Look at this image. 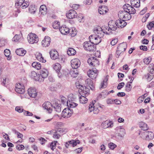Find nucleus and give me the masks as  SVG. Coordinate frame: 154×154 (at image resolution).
Returning <instances> with one entry per match:
<instances>
[{"instance_id": "obj_1", "label": "nucleus", "mask_w": 154, "mask_h": 154, "mask_svg": "<svg viewBox=\"0 0 154 154\" xmlns=\"http://www.w3.org/2000/svg\"><path fill=\"white\" fill-rule=\"evenodd\" d=\"M84 48L86 50L90 52H93L96 50V46L89 42H86L84 43Z\"/></svg>"}, {"instance_id": "obj_2", "label": "nucleus", "mask_w": 154, "mask_h": 154, "mask_svg": "<svg viewBox=\"0 0 154 154\" xmlns=\"http://www.w3.org/2000/svg\"><path fill=\"white\" fill-rule=\"evenodd\" d=\"M118 15L120 19H122L125 21L130 20L131 17L130 14H128L124 11H119Z\"/></svg>"}, {"instance_id": "obj_3", "label": "nucleus", "mask_w": 154, "mask_h": 154, "mask_svg": "<svg viewBox=\"0 0 154 154\" xmlns=\"http://www.w3.org/2000/svg\"><path fill=\"white\" fill-rule=\"evenodd\" d=\"M124 11L128 14H134L136 13V10L132 6L128 4H125L123 7Z\"/></svg>"}, {"instance_id": "obj_4", "label": "nucleus", "mask_w": 154, "mask_h": 154, "mask_svg": "<svg viewBox=\"0 0 154 154\" xmlns=\"http://www.w3.org/2000/svg\"><path fill=\"white\" fill-rule=\"evenodd\" d=\"M27 39L29 42L32 44L37 43L38 41V37L35 34L30 33L28 35Z\"/></svg>"}, {"instance_id": "obj_5", "label": "nucleus", "mask_w": 154, "mask_h": 154, "mask_svg": "<svg viewBox=\"0 0 154 154\" xmlns=\"http://www.w3.org/2000/svg\"><path fill=\"white\" fill-rule=\"evenodd\" d=\"M88 63L90 66L96 67L99 64V61L96 57H91L88 60Z\"/></svg>"}, {"instance_id": "obj_6", "label": "nucleus", "mask_w": 154, "mask_h": 154, "mask_svg": "<svg viewBox=\"0 0 154 154\" xmlns=\"http://www.w3.org/2000/svg\"><path fill=\"white\" fill-rule=\"evenodd\" d=\"M98 71L96 69L92 70H89L87 72L88 76L91 79H96L98 74Z\"/></svg>"}, {"instance_id": "obj_7", "label": "nucleus", "mask_w": 154, "mask_h": 154, "mask_svg": "<svg viewBox=\"0 0 154 154\" xmlns=\"http://www.w3.org/2000/svg\"><path fill=\"white\" fill-rule=\"evenodd\" d=\"M73 113V111L72 109L65 108L62 112V116L64 118H68L70 117Z\"/></svg>"}, {"instance_id": "obj_8", "label": "nucleus", "mask_w": 154, "mask_h": 154, "mask_svg": "<svg viewBox=\"0 0 154 154\" xmlns=\"http://www.w3.org/2000/svg\"><path fill=\"white\" fill-rule=\"evenodd\" d=\"M71 66L73 69H77L79 67L81 62L78 59L75 58L72 59L71 61Z\"/></svg>"}, {"instance_id": "obj_9", "label": "nucleus", "mask_w": 154, "mask_h": 154, "mask_svg": "<svg viewBox=\"0 0 154 154\" xmlns=\"http://www.w3.org/2000/svg\"><path fill=\"white\" fill-rule=\"evenodd\" d=\"M76 12L73 10H69L68 13L66 14V17L69 19H73L77 17Z\"/></svg>"}, {"instance_id": "obj_10", "label": "nucleus", "mask_w": 154, "mask_h": 154, "mask_svg": "<svg viewBox=\"0 0 154 154\" xmlns=\"http://www.w3.org/2000/svg\"><path fill=\"white\" fill-rule=\"evenodd\" d=\"M51 42V38L48 36H46L42 41V45L43 47H48L49 45Z\"/></svg>"}, {"instance_id": "obj_11", "label": "nucleus", "mask_w": 154, "mask_h": 154, "mask_svg": "<svg viewBox=\"0 0 154 154\" xmlns=\"http://www.w3.org/2000/svg\"><path fill=\"white\" fill-rule=\"evenodd\" d=\"M102 29L101 27L98 26L95 28L94 29V31L97 36L103 37L104 34Z\"/></svg>"}, {"instance_id": "obj_12", "label": "nucleus", "mask_w": 154, "mask_h": 154, "mask_svg": "<svg viewBox=\"0 0 154 154\" xmlns=\"http://www.w3.org/2000/svg\"><path fill=\"white\" fill-rule=\"evenodd\" d=\"M125 21L121 19L116 20L115 23L118 28H122L125 27L127 24V23Z\"/></svg>"}, {"instance_id": "obj_13", "label": "nucleus", "mask_w": 154, "mask_h": 154, "mask_svg": "<svg viewBox=\"0 0 154 154\" xmlns=\"http://www.w3.org/2000/svg\"><path fill=\"white\" fill-rule=\"evenodd\" d=\"M42 106L45 109H47L49 113L51 112L52 109V105L49 102L47 101L45 102L42 105Z\"/></svg>"}, {"instance_id": "obj_14", "label": "nucleus", "mask_w": 154, "mask_h": 154, "mask_svg": "<svg viewBox=\"0 0 154 154\" xmlns=\"http://www.w3.org/2000/svg\"><path fill=\"white\" fill-rule=\"evenodd\" d=\"M89 110L90 112L93 111V112L95 114H97L100 111L97 107H96L94 106L93 102L91 103L89 106Z\"/></svg>"}, {"instance_id": "obj_15", "label": "nucleus", "mask_w": 154, "mask_h": 154, "mask_svg": "<svg viewBox=\"0 0 154 154\" xmlns=\"http://www.w3.org/2000/svg\"><path fill=\"white\" fill-rule=\"evenodd\" d=\"M28 92L29 95L33 98L36 97L37 95V92L35 88H31L28 89Z\"/></svg>"}, {"instance_id": "obj_16", "label": "nucleus", "mask_w": 154, "mask_h": 154, "mask_svg": "<svg viewBox=\"0 0 154 154\" xmlns=\"http://www.w3.org/2000/svg\"><path fill=\"white\" fill-rule=\"evenodd\" d=\"M101 126L104 129L108 128H112L113 126V123L112 122L106 120L102 123Z\"/></svg>"}, {"instance_id": "obj_17", "label": "nucleus", "mask_w": 154, "mask_h": 154, "mask_svg": "<svg viewBox=\"0 0 154 154\" xmlns=\"http://www.w3.org/2000/svg\"><path fill=\"white\" fill-rule=\"evenodd\" d=\"M51 58L54 60L58 58L59 55L58 52L55 49L51 50L50 52Z\"/></svg>"}, {"instance_id": "obj_18", "label": "nucleus", "mask_w": 154, "mask_h": 154, "mask_svg": "<svg viewBox=\"0 0 154 154\" xmlns=\"http://www.w3.org/2000/svg\"><path fill=\"white\" fill-rule=\"evenodd\" d=\"M40 79L44 80L45 78H46L48 75V71L47 69L45 68H42L40 71Z\"/></svg>"}, {"instance_id": "obj_19", "label": "nucleus", "mask_w": 154, "mask_h": 154, "mask_svg": "<svg viewBox=\"0 0 154 154\" xmlns=\"http://www.w3.org/2000/svg\"><path fill=\"white\" fill-rule=\"evenodd\" d=\"M60 106V104L58 103L57 102H54L52 105V109L53 108L55 111L59 112L61 111Z\"/></svg>"}, {"instance_id": "obj_20", "label": "nucleus", "mask_w": 154, "mask_h": 154, "mask_svg": "<svg viewBox=\"0 0 154 154\" xmlns=\"http://www.w3.org/2000/svg\"><path fill=\"white\" fill-rule=\"evenodd\" d=\"M47 12V8L45 5H42L40 6L39 8V14L41 15H45Z\"/></svg>"}, {"instance_id": "obj_21", "label": "nucleus", "mask_w": 154, "mask_h": 154, "mask_svg": "<svg viewBox=\"0 0 154 154\" xmlns=\"http://www.w3.org/2000/svg\"><path fill=\"white\" fill-rule=\"evenodd\" d=\"M31 76L32 78L40 82L43 80L42 79H40V75H39L38 76L37 75V73L35 71H33L31 72Z\"/></svg>"}, {"instance_id": "obj_22", "label": "nucleus", "mask_w": 154, "mask_h": 154, "mask_svg": "<svg viewBox=\"0 0 154 154\" xmlns=\"http://www.w3.org/2000/svg\"><path fill=\"white\" fill-rule=\"evenodd\" d=\"M127 48V44L124 42L120 44L117 47V49L122 52L125 51Z\"/></svg>"}, {"instance_id": "obj_23", "label": "nucleus", "mask_w": 154, "mask_h": 154, "mask_svg": "<svg viewBox=\"0 0 154 154\" xmlns=\"http://www.w3.org/2000/svg\"><path fill=\"white\" fill-rule=\"evenodd\" d=\"M108 8L104 6L100 7L98 9V12L101 14H105L108 12Z\"/></svg>"}, {"instance_id": "obj_24", "label": "nucleus", "mask_w": 154, "mask_h": 154, "mask_svg": "<svg viewBox=\"0 0 154 154\" xmlns=\"http://www.w3.org/2000/svg\"><path fill=\"white\" fill-rule=\"evenodd\" d=\"M59 30L61 34L66 35L68 33L69 29L65 26H63L59 28Z\"/></svg>"}, {"instance_id": "obj_25", "label": "nucleus", "mask_w": 154, "mask_h": 154, "mask_svg": "<svg viewBox=\"0 0 154 154\" xmlns=\"http://www.w3.org/2000/svg\"><path fill=\"white\" fill-rule=\"evenodd\" d=\"M146 139L147 140H149L152 139L154 137V134L151 131H146Z\"/></svg>"}, {"instance_id": "obj_26", "label": "nucleus", "mask_w": 154, "mask_h": 154, "mask_svg": "<svg viewBox=\"0 0 154 154\" xmlns=\"http://www.w3.org/2000/svg\"><path fill=\"white\" fill-rule=\"evenodd\" d=\"M117 130L116 134L119 136L122 137L125 134V130L122 128L117 127L116 128Z\"/></svg>"}, {"instance_id": "obj_27", "label": "nucleus", "mask_w": 154, "mask_h": 154, "mask_svg": "<svg viewBox=\"0 0 154 154\" xmlns=\"http://www.w3.org/2000/svg\"><path fill=\"white\" fill-rule=\"evenodd\" d=\"M108 26L110 29V32L112 30L115 31L117 29V25L115 22H109L108 23Z\"/></svg>"}, {"instance_id": "obj_28", "label": "nucleus", "mask_w": 154, "mask_h": 154, "mask_svg": "<svg viewBox=\"0 0 154 154\" xmlns=\"http://www.w3.org/2000/svg\"><path fill=\"white\" fill-rule=\"evenodd\" d=\"M35 57L36 59L42 63H45L46 60L44 59L42 54L40 53H37L35 54Z\"/></svg>"}, {"instance_id": "obj_29", "label": "nucleus", "mask_w": 154, "mask_h": 154, "mask_svg": "<svg viewBox=\"0 0 154 154\" xmlns=\"http://www.w3.org/2000/svg\"><path fill=\"white\" fill-rule=\"evenodd\" d=\"M16 54L19 56H23L26 53V51L23 50V48H20L17 49L16 51Z\"/></svg>"}, {"instance_id": "obj_30", "label": "nucleus", "mask_w": 154, "mask_h": 154, "mask_svg": "<svg viewBox=\"0 0 154 154\" xmlns=\"http://www.w3.org/2000/svg\"><path fill=\"white\" fill-rule=\"evenodd\" d=\"M109 94V93H108L107 91L104 90L99 94L98 97V98L103 99L106 97Z\"/></svg>"}, {"instance_id": "obj_31", "label": "nucleus", "mask_w": 154, "mask_h": 154, "mask_svg": "<svg viewBox=\"0 0 154 154\" xmlns=\"http://www.w3.org/2000/svg\"><path fill=\"white\" fill-rule=\"evenodd\" d=\"M69 74L71 76L75 78L77 76L79 73L78 70L76 69H73L71 70L69 72Z\"/></svg>"}, {"instance_id": "obj_32", "label": "nucleus", "mask_w": 154, "mask_h": 154, "mask_svg": "<svg viewBox=\"0 0 154 154\" xmlns=\"http://www.w3.org/2000/svg\"><path fill=\"white\" fill-rule=\"evenodd\" d=\"M131 5H133V6L136 8H138L140 6V0H131Z\"/></svg>"}, {"instance_id": "obj_33", "label": "nucleus", "mask_w": 154, "mask_h": 154, "mask_svg": "<svg viewBox=\"0 0 154 154\" xmlns=\"http://www.w3.org/2000/svg\"><path fill=\"white\" fill-rule=\"evenodd\" d=\"M76 51L72 48H69L67 51V54L69 56L74 55L76 54Z\"/></svg>"}, {"instance_id": "obj_34", "label": "nucleus", "mask_w": 154, "mask_h": 154, "mask_svg": "<svg viewBox=\"0 0 154 154\" xmlns=\"http://www.w3.org/2000/svg\"><path fill=\"white\" fill-rule=\"evenodd\" d=\"M139 126L140 128L143 131L147 130L148 128L147 124L143 122H140Z\"/></svg>"}, {"instance_id": "obj_35", "label": "nucleus", "mask_w": 154, "mask_h": 154, "mask_svg": "<svg viewBox=\"0 0 154 154\" xmlns=\"http://www.w3.org/2000/svg\"><path fill=\"white\" fill-rule=\"evenodd\" d=\"M101 28L103 29L102 30L103 32V34L106 33V34H109L110 33V31L109 26L108 27L107 26H102Z\"/></svg>"}, {"instance_id": "obj_36", "label": "nucleus", "mask_w": 154, "mask_h": 154, "mask_svg": "<svg viewBox=\"0 0 154 154\" xmlns=\"http://www.w3.org/2000/svg\"><path fill=\"white\" fill-rule=\"evenodd\" d=\"M32 66L37 70L40 69L41 67V64L37 62L33 63L32 64Z\"/></svg>"}, {"instance_id": "obj_37", "label": "nucleus", "mask_w": 154, "mask_h": 154, "mask_svg": "<svg viewBox=\"0 0 154 154\" xmlns=\"http://www.w3.org/2000/svg\"><path fill=\"white\" fill-rule=\"evenodd\" d=\"M69 142L70 145H72V146L74 147L76 146L77 144H79L80 143V141L79 140H72L70 141H69Z\"/></svg>"}, {"instance_id": "obj_38", "label": "nucleus", "mask_w": 154, "mask_h": 154, "mask_svg": "<svg viewBox=\"0 0 154 154\" xmlns=\"http://www.w3.org/2000/svg\"><path fill=\"white\" fill-rule=\"evenodd\" d=\"M101 38L102 37H100L99 36L96 37L95 38H94V40L93 44L96 46V45H98L100 43L101 41Z\"/></svg>"}, {"instance_id": "obj_39", "label": "nucleus", "mask_w": 154, "mask_h": 154, "mask_svg": "<svg viewBox=\"0 0 154 154\" xmlns=\"http://www.w3.org/2000/svg\"><path fill=\"white\" fill-rule=\"evenodd\" d=\"M80 89L81 91L80 92L81 93V94L82 95L87 94V92L86 91V88H84L83 86L79 85V87H78ZM86 96V95H85Z\"/></svg>"}, {"instance_id": "obj_40", "label": "nucleus", "mask_w": 154, "mask_h": 154, "mask_svg": "<svg viewBox=\"0 0 154 154\" xmlns=\"http://www.w3.org/2000/svg\"><path fill=\"white\" fill-rule=\"evenodd\" d=\"M79 101L80 103H85L87 102L88 99L85 96L82 95L79 98Z\"/></svg>"}, {"instance_id": "obj_41", "label": "nucleus", "mask_w": 154, "mask_h": 154, "mask_svg": "<svg viewBox=\"0 0 154 154\" xmlns=\"http://www.w3.org/2000/svg\"><path fill=\"white\" fill-rule=\"evenodd\" d=\"M36 9L34 5H31L29 8V12L32 14H34L35 12Z\"/></svg>"}, {"instance_id": "obj_42", "label": "nucleus", "mask_w": 154, "mask_h": 154, "mask_svg": "<svg viewBox=\"0 0 154 154\" xmlns=\"http://www.w3.org/2000/svg\"><path fill=\"white\" fill-rule=\"evenodd\" d=\"M86 83L89 85L90 88L91 90H93L94 88V86L93 85V83L92 82V80L90 79H87L86 81Z\"/></svg>"}, {"instance_id": "obj_43", "label": "nucleus", "mask_w": 154, "mask_h": 154, "mask_svg": "<svg viewBox=\"0 0 154 154\" xmlns=\"http://www.w3.org/2000/svg\"><path fill=\"white\" fill-rule=\"evenodd\" d=\"M61 68V65L59 63H56L54 65V66H53L54 69L57 72H60Z\"/></svg>"}, {"instance_id": "obj_44", "label": "nucleus", "mask_w": 154, "mask_h": 154, "mask_svg": "<svg viewBox=\"0 0 154 154\" xmlns=\"http://www.w3.org/2000/svg\"><path fill=\"white\" fill-rule=\"evenodd\" d=\"M78 104L77 103L70 101H69L68 104L67 105L68 107L72 108L75 107Z\"/></svg>"}, {"instance_id": "obj_45", "label": "nucleus", "mask_w": 154, "mask_h": 154, "mask_svg": "<svg viewBox=\"0 0 154 154\" xmlns=\"http://www.w3.org/2000/svg\"><path fill=\"white\" fill-rule=\"evenodd\" d=\"M68 33H69L72 37L74 36L76 34V31L74 28L69 29Z\"/></svg>"}, {"instance_id": "obj_46", "label": "nucleus", "mask_w": 154, "mask_h": 154, "mask_svg": "<svg viewBox=\"0 0 154 154\" xmlns=\"http://www.w3.org/2000/svg\"><path fill=\"white\" fill-rule=\"evenodd\" d=\"M4 54L8 57V60H10L11 59V57L10 55V51L9 49H6L4 51Z\"/></svg>"}, {"instance_id": "obj_47", "label": "nucleus", "mask_w": 154, "mask_h": 154, "mask_svg": "<svg viewBox=\"0 0 154 154\" xmlns=\"http://www.w3.org/2000/svg\"><path fill=\"white\" fill-rule=\"evenodd\" d=\"M12 131L15 134L17 135V137L18 138H21V139H22L23 137V135L22 134L17 131L15 129H13Z\"/></svg>"}, {"instance_id": "obj_48", "label": "nucleus", "mask_w": 154, "mask_h": 154, "mask_svg": "<svg viewBox=\"0 0 154 154\" xmlns=\"http://www.w3.org/2000/svg\"><path fill=\"white\" fill-rule=\"evenodd\" d=\"M108 79L107 77H105L103 81V82L102 83L101 85V88H106L107 85V81Z\"/></svg>"}, {"instance_id": "obj_49", "label": "nucleus", "mask_w": 154, "mask_h": 154, "mask_svg": "<svg viewBox=\"0 0 154 154\" xmlns=\"http://www.w3.org/2000/svg\"><path fill=\"white\" fill-rule=\"evenodd\" d=\"M132 88L131 84L129 83H127L125 86V91L127 92H129L131 91Z\"/></svg>"}, {"instance_id": "obj_50", "label": "nucleus", "mask_w": 154, "mask_h": 154, "mask_svg": "<svg viewBox=\"0 0 154 154\" xmlns=\"http://www.w3.org/2000/svg\"><path fill=\"white\" fill-rule=\"evenodd\" d=\"M61 100L62 103L65 105H67L69 101H67L66 99L64 97H61Z\"/></svg>"}, {"instance_id": "obj_51", "label": "nucleus", "mask_w": 154, "mask_h": 154, "mask_svg": "<svg viewBox=\"0 0 154 154\" xmlns=\"http://www.w3.org/2000/svg\"><path fill=\"white\" fill-rule=\"evenodd\" d=\"M24 1V0H16V6H21Z\"/></svg>"}, {"instance_id": "obj_52", "label": "nucleus", "mask_w": 154, "mask_h": 154, "mask_svg": "<svg viewBox=\"0 0 154 154\" xmlns=\"http://www.w3.org/2000/svg\"><path fill=\"white\" fill-rule=\"evenodd\" d=\"M15 91L18 93L20 94H23L25 92V88H15Z\"/></svg>"}, {"instance_id": "obj_53", "label": "nucleus", "mask_w": 154, "mask_h": 154, "mask_svg": "<svg viewBox=\"0 0 154 154\" xmlns=\"http://www.w3.org/2000/svg\"><path fill=\"white\" fill-rule=\"evenodd\" d=\"M146 131L142 132L139 131L138 134L140 135V136L141 138L143 139H146Z\"/></svg>"}, {"instance_id": "obj_54", "label": "nucleus", "mask_w": 154, "mask_h": 154, "mask_svg": "<svg viewBox=\"0 0 154 154\" xmlns=\"http://www.w3.org/2000/svg\"><path fill=\"white\" fill-rule=\"evenodd\" d=\"M152 60V58L150 57L146 58L144 59V62L146 64H148Z\"/></svg>"}, {"instance_id": "obj_55", "label": "nucleus", "mask_w": 154, "mask_h": 154, "mask_svg": "<svg viewBox=\"0 0 154 154\" xmlns=\"http://www.w3.org/2000/svg\"><path fill=\"white\" fill-rule=\"evenodd\" d=\"M61 136V135L58 132L55 131L54 132L53 135V137L54 138L59 139Z\"/></svg>"}, {"instance_id": "obj_56", "label": "nucleus", "mask_w": 154, "mask_h": 154, "mask_svg": "<svg viewBox=\"0 0 154 154\" xmlns=\"http://www.w3.org/2000/svg\"><path fill=\"white\" fill-rule=\"evenodd\" d=\"M20 38V37L19 35H16L12 38V41L17 42L19 40Z\"/></svg>"}, {"instance_id": "obj_57", "label": "nucleus", "mask_w": 154, "mask_h": 154, "mask_svg": "<svg viewBox=\"0 0 154 154\" xmlns=\"http://www.w3.org/2000/svg\"><path fill=\"white\" fill-rule=\"evenodd\" d=\"M154 26V21H152L149 23L147 25V27L149 29H151Z\"/></svg>"}, {"instance_id": "obj_58", "label": "nucleus", "mask_w": 154, "mask_h": 154, "mask_svg": "<svg viewBox=\"0 0 154 154\" xmlns=\"http://www.w3.org/2000/svg\"><path fill=\"white\" fill-rule=\"evenodd\" d=\"M6 42V40L2 38H0V47H2L5 46Z\"/></svg>"}, {"instance_id": "obj_59", "label": "nucleus", "mask_w": 154, "mask_h": 154, "mask_svg": "<svg viewBox=\"0 0 154 154\" xmlns=\"http://www.w3.org/2000/svg\"><path fill=\"white\" fill-rule=\"evenodd\" d=\"M109 147L111 149L113 150L116 147V145L112 143H110L108 144Z\"/></svg>"}, {"instance_id": "obj_60", "label": "nucleus", "mask_w": 154, "mask_h": 154, "mask_svg": "<svg viewBox=\"0 0 154 154\" xmlns=\"http://www.w3.org/2000/svg\"><path fill=\"white\" fill-rule=\"evenodd\" d=\"M56 131L60 134L61 136L64 134V130L63 128H58Z\"/></svg>"}, {"instance_id": "obj_61", "label": "nucleus", "mask_w": 154, "mask_h": 154, "mask_svg": "<svg viewBox=\"0 0 154 154\" xmlns=\"http://www.w3.org/2000/svg\"><path fill=\"white\" fill-rule=\"evenodd\" d=\"M96 36L94 35H91L89 37V42L92 43H93V40H94V38H95Z\"/></svg>"}, {"instance_id": "obj_62", "label": "nucleus", "mask_w": 154, "mask_h": 154, "mask_svg": "<svg viewBox=\"0 0 154 154\" xmlns=\"http://www.w3.org/2000/svg\"><path fill=\"white\" fill-rule=\"evenodd\" d=\"M59 26V23L57 22H55L54 23L53 25V28L56 29L58 28Z\"/></svg>"}, {"instance_id": "obj_63", "label": "nucleus", "mask_w": 154, "mask_h": 154, "mask_svg": "<svg viewBox=\"0 0 154 154\" xmlns=\"http://www.w3.org/2000/svg\"><path fill=\"white\" fill-rule=\"evenodd\" d=\"M25 88V87L24 85H22L20 83H17V84L15 88Z\"/></svg>"}, {"instance_id": "obj_64", "label": "nucleus", "mask_w": 154, "mask_h": 154, "mask_svg": "<svg viewBox=\"0 0 154 154\" xmlns=\"http://www.w3.org/2000/svg\"><path fill=\"white\" fill-rule=\"evenodd\" d=\"M16 148L18 150H20L23 149L24 148V147L23 145H17L16 146Z\"/></svg>"}]
</instances>
